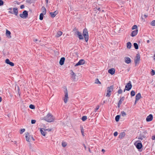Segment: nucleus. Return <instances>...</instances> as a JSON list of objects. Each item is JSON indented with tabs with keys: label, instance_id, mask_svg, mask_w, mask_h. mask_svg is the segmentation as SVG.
<instances>
[{
	"label": "nucleus",
	"instance_id": "obj_1",
	"mask_svg": "<svg viewBox=\"0 0 155 155\" xmlns=\"http://www.w3.org/2000/svg\"><path fill=\"white\" fill-rule=\"evenodd\" d=\"M44 119L47 122H51L54 121V118L52 114L49 113L44 117Z\"/></svg>",
	"mask_w": 155,
	"mask_h": 155
},
{
	"label": "nucleus",
	"instance_id": "obj_2",
	"mask_svg": "<svg viewBox=\"0 0 155 155\" xmlns=\"http://www.w3.org/2000/svg\"><path fill=\"white\" fill-rule=\"evenodd\" d=\"M83 35L86 41L87 42L88 40V34L87 30L86 28H85L84 29Z\"/></svg>",
	"mask_w": 155,
	"mask_h": 155
},
{
	"label": "nucleus",
	"instance_id": "obj_3",
	"mask_svg": "<svg viewBox=\"0 0 155 155\" xmlns=\"http://www.w3.org/2000/svg\"><path fill=\"white\" fill-rule=\"evenodd\" d=\"M64 97L63 98L64 102L65 103H66L68 99V91L67 88L64 91Z\"/></svg>",
	"mask_w": 155,
	"mask_h": 155
},
{
	"label": "nucleus",
	"instance_id": "obj_4",
	"mask_svg": "<svg viewBox=\"0 0 155 155\" xmlns=\"http://www.w3.org/2000/svg\"><path fill=\"white\" fill-rule=\"evenodd\" d=\"M113 86L111 85L107 88V93L106 95V96L109 97L111 95V93L113 90Z\"/></svg>",
	"mask_w": 155,
	"mask_h": 155
},
{
	"label": "nucleus",
	"instance_id": "obj_5",
	"mask_svg": "<svg viewBox=\"0 0 155 155\" xmlns=\"http://www.w3.org/2000/svg\"><path fill=\"white\" fill-rule=\"evenodd\" d=\"M20 16L23 18H26L28 16V12L27 11H24L22 14H20Z\"/></svg>",
	"mask_w": 155,
	"mask_h": 155
},
{
	"label": "nucleus",
	"instance_id": "obj_6",
	"mask_svg": "<svg viewBox=\"0 0 155 155\" xmlns=\"http://www.w3.org/2000/svg\"><path fill=\"white\" fill-rule=\"evenodd\" d=\"M140 60V57L139 54H137L136 57L134 59V63L135 64H138Z\"/></svg>",
	"mask_w": 155,
	"mask_h": 155
},
{
	"label": "nucleus",
	"instance_id": "obj_7",
	"mask_svg": "<svg viewBox=\"0 0 155 155\" xmlns=\"http://www.w3.org/2000/svg\"><path fill=\"white\" fill-rule=\"evenodd\" d=\"M72 79L74 81H76L78 80L77 77L76 76L75 74L72 71L71 74Z\"/></svg>",
	"mask_w": 155,
	"mask_h": 155
},
{
	"label": "nucleus",
	"instance_id": "obj_8",
	"mask_svg": "<svg viewBox=\"0 0 155 155\" xmlns=\"http://www.w3.org/2000/svg\"><path fill=\"white\" fill-rule=\"evenodd\" d=\"M132 85L130 81H129L127 83V85L125 86V88L127 91H129L132 88Z\"/></svg>",
	"mask_w": 155,
	"mask_h": 155
},
{
	"label": "nucleus",
	"instance_id": "obj_9",
	"mask_svg": "<svg viewBox=\"0 0 155 155\" xmlns=\"http://www.w3.org/2000/svg\"><path fill=\"white\" fill-rule=\"evenodd\" d=\"M85 63V61L84 60H80L75 65V66H77L83 64Z\"/></svg>",
	"mask_w": 155,
	"mask_h": 155
},
{
	"label": "nucleus",
	"instance_id": "obj_10",
	"mask_svg": "<svg viewBox=\"0 0 155 155\" xmlns=\"http://www.w3.org/2000/svg\"><path fill=\"white\" fill-rule=\"evenodd\" d=\"M124 61L127 64H130L131 62L130 58L128 57H125L124 58Z\"/></svg>",
	"mask_w": 155,
	"mask_h": 155
},
{
	"label": "nucleus",
	"instance_id": "obj_11",
	"mask_svg": "<svg viewBox=\"0 0 155 155\" xmlns=\"http://www.w3.org/2000/svg\"><path fill=\"white\" fill-rule=\"evenodd\" d=\"M153 116L152 114H150L146 118V121L147 122H149L152 120Z\"/></svg>",
	"mask_w": 155,
	"mask_h": 155
},
{
	"label": "nucleus",
	"instance_id": "obj_12",
	"mask_svg": "<svg viewBox=\"0 0 155 155\" xmlns=\"http://www.w3.org/2000/svg\"><path fill=\"white\" fill-rule=\"evenodd\" d=\"M5 62L7 64H9L11 66H13L14 65V64L12 62L10 61L8 59H7L5 61Z\"/></svg>",
	"mask_w": 155,
	"mask_h": 155
},
{
	"label": "nucleus",
	"instance_id": "obj_13",
	"mask_svg": "<svg viewBox=\"0 0 155 155\" xmlns=\"http://www.w3.org/2000/svg\"><path fill=\"white\" fill-rule=\"evenodd\" d=\"M26 139L27 141L30 142V138L31 136L29 135V134L28 132H26L25 133Z\"/></svg>",
	"mask_w": 155,
	"mask_h": 155
},
{
	"label": "nucleus",
	"instance_id": "obj_14",
	"mask_svg": "<svg viewBox=\"0 0 155 155\" xmlns=\"http://www.w3.org/2000/svg\"><path fill=\"white\" fill-rule=\"evenodd\" d=\"M76 34L78 36V37L80 39H84L81 33L79 31Z\"/></svg>",
	"mask_w": 155,
	"mask_h": 155
},
{
	"label": "nucleus",
	"instance_id": "obj_15",
	"mask_svg": "<svg viewBox=\"0 0 155 155\" xmlns=\"http://www.w3.org/2000/svg\"><path fill=\"white\" fill-rule=\"evenodd\" d=\"M108 72L111 75H113L115 73V70L113 68H111L108 70Z\"/></svg>",
	"mask_w": 155,
	"mask_h": 155
},
{
	"label": "nucleus",
	"instance_id": "obj_16",
	"mask_svg": "<svg viewBox=\"0 0 155 155\" xmlns=\"http://www.w3.org/2000/svg\"><path fill=\"white\" fill-rule=\"evenodd\" d=\"M138 31L137 29L133 31L131 34V36L133 37L136 36L138 33Z\"/></svg>",
	"mask_w": 155,
	"mask_h": 155
},
{
	"label": "nucleus",
	"instance_id": "obj_17",
	"mask_svg": "<svg viewBox=\"0 0 155 155\" xmlns=\"http://www.w3.org/2000/svg\"><path fill=\"white\" fill-rule=\"evenodd\" d=\"M58 12L57 11H56L54 12H50V14L51 16V17L52 18H54L58 14Z\"/></svg>",
	"mask_w": 155,
	"mask_h": 155
},
{
	"label": "nucleus",
	"instance_id": "obj_18",
	"mask_svg": "<svg viewBox=\"0 0 155 155\" xmlns=\"http://www.w3.org/2000/svg\"><path fill=\"white\" fill-rule=\"evenodd\" d=\"M10 35H11V32H10V31H9L7 29H6V35L8 38H11V36Z\"/></svg>",
	"mask_w": 155,
	"mask_h": 155
},
{
	"label": "nucleus",
	"instance_id": "obj_19",
	"mask_svg": "<svg viewBox=\"0 0 155 155\" xmlns=\"http://www.w3.org/2000/svg\"><path fill=\"white\" fill-rule=\"evenodd\" d=\"M141 94L140 93H138L136 96L135 99H136V101H137L139 100L141 98Z\"/></svg>",
	"mask_w": 155,
	"mask_h": 155
},
{
	"label": "nucleus",
	"instance_id": "obj_20",
	"mask_svg": "<svg viewBox=\"0 0 155 155\" xmlns=\"http://www.w3.org/2000/svg\"><path fill=\"white\" fill-rule=\"evenodd\" d=\"M65 60V58L64 57H63L61 58L59 61L60 64L61 65H62L64 64Z\"/></svg>",
	"mask_w": 155,
	"mask_h": 155
},
{
	"label": "nucleus",
	"instance_id": "obj_21",
	"mask_svg": "<svg viewBox=\"0 0 155 155\" xmlns=\"http://www.w3.org/2000/svg\"><path fill=\"white\" fill-rule=\"evenodd\" d=\"M13 12L14 14L16 16H17L18 15V9L16 8H13Z\"/></svg>",
	"mask_w": 155,
	"mask_h": 155
},
{
	"label": "nucleus",
	"instance_id": "obj_22",
	"mask_svg": "<svg viewBox=\"0 0 155 155\" xmlns=\"http://www.w3.org/2000/svg\"><path fill=\"white\" fill-rule=\"evenodd\" d=\"M142 147V144L141 143H138L136 145V147L138 149H140Z\"/></svg>",
	"mask_w": 155,
	"mask_h": 155
},
{
	"label": "nucleus",
	"instance_id": "obj_23",
	"mask_svg": "<svg viewBox=\"0 0 155 155\" xmlns=\"http://www.w3.org/2000/svg\"><path fill=\"white\" fill-rule=\"evenodd\" d=\"M62 34V32L60 31H58L57 34L56 35V37H58L60 36Z\"/></svg>",
	"mask_w": 155,
	"mask_h": 155
},
{
	"label": "nucleus",
	"instance_id": "obj_24",
	"mask_svg": "<svg viewBox=\"0 0 155 155\" xmlns=\"http://www.w3.org/2000/svg\"><path fill=\"white\" fill-rule=\"evenodd\" d=\"M41 10L42 12V13L44 14V15H45L46 12V10L45 8L44 7H42L41 8Z\"/></svg>",
	"mask_w": 155,
	"mask_h": 155
},
{
	"label": "nucleus",
	"instance_id": "obj_25",
	"mask_svg": "<svg viewBox=\"0 0 155 155\" xmlns=\"http://www.w3.org/2000/svg\"><path fill=\"white\" fill-rule=\"evenodd\" d=\"M131 46H132L130 42H128L127 43V47L128 48V49L130 48L131 47Z\"/></svg>",
	"mask_w": 155,
	"mask_h": 155
},
{
	"label": "nucleus",
	"instance_id": "obj_26",
	"mask_svg": "<svg viewBox=\"0 0 155 155\" xmlns=\"http://www.w3.org/2000/svg\"><path fill=\"white\" fill-rule=\"evenodd\" d=\"M125 135V133L124 132L121 133L119 135V137L120 138H122Z\"/></svg>",
	"mask_w": 155,
	"mask_h": 155
},
{
	"label": "nucleus",
	"instance_id": "obj_27",
	"mask_svg": "<svg viewBox=\"0 0 155 155\" xmlns=\"http://www.w3.org/2000/svg\"><path fill=\"white\" fill-rule=\"evenodd\" d=\"M124 97H120V100L118 102L119 104H122V101H123L124 100Z\"/></svg>",
	"mask_w": 155,
	"mask_h": 155
},
{
	"label": "nucleus",
	"instance_id": "obj_28",
	"mask_svg": "<svg viewBox=\"0 0 155 155\" xmlns=\"http://www.w3.org/2000/svg\"><path fill=\"white\" fill-rule=\"evenodd\" d=\"M134 47L136 49H138V45L137 43H134Z\"/></svg>",
	"mask_w": 155,
	"mask_h": 155
},
{
	"label": "nucleus",
	"instance_id": "obj_29",
	"mask_svg": "<svg viewBox=\"0 0 155 155\" xmlns=\"http://www.w3.org/2000/svg\"><path fill=\"white\" fill-rule=\"evenodd\" d=\"M40 131L42 135H43L44 136H45V132L42 130V128H40Z\"/></svg>",
	"mask_w": 155,
	"mask_h": 155
},
{
	"label": "nucleus",
	"instance_id": "obj_30",
	"mask_svg": "<svg viewBox=\"0 0 155 155\" xmlns=\"http://www.w3.org/2000/svg\"><path fill=\"white\" fill-rule=\"evenodd\" d=\"M44 14L43 13H41L39 16V19L41 20H43V15Z\"/></svg>",
	"mask_w": 155,
	"mask_h": 155
},
{
	"label": "nucleus",
	"instance_id": "obj_31",
	"mask_svg": "<svg viewBox=\"0 0 155 155\" xmlns=\"http://www.w3.org/2000/svg\"><path fill=\"white\" fill-rule=\"evenodd\" d=\"M120 118V115H117L115 117V120L117 122L119 120Z\"/></svg>",
	"mask_w": 155,
	"mask_h": 155
},
{
	"label": "nucleus",
	"instance_id": "obj_32",
	"mask_svg": "<svg viewBox=\"0 0 155 155\" xmlns=\"http://www.w3.org/2000/svg\"><path fill=\"white\" fill-rule=\"evenodd\" d=\"M121 115L122 117H124L126 116V114L124 111H122L121 112Z\"/></svg>",
	"mask_w": 155,
	"mask_h": 155
},
{
	"label": "nucleus",
	"instance_id": "obj_33",
	"mask_svg": "<svg viewBox=\"0 0 155 155\" xmlns=\"http://www.w3.org/2000/svg\"><path fill=\"white\" fill-rule=\"evenodd\" d=\"M67 143L65 142H62V145L63 147H65L67 146Z\"/></svg>",
	"mask_w": 155,
	"mask_h": 155
},
{
	"label": "nucleus",
	"instance_id": "obj_34",
	"mask_svg": "<svg viewBox=\"0 0 155 155\" xmlns=\"http://www.w3.org/2000/svg\"><path fill=\"white\" fill-rule=\"evenodd\" d=\"M135 92L134 91H132L130 93V95L132 96H134L135 95Z\"/></svg>",
	"mask_w": 155,
	"mask_h": 155
},
{
	"label": "nucleus",
	"instance_id": "obj_35",
	"mask_svg": "<svg viewBox=\"0 0 155 155\" xmlns=\"http://www.w3.org/2000/svg\"><path fill=\"white\" fill-rule=\"evenodd\" d=\"M95 83L97 84H101V82L99 81L98 79H97V78L95 80Z\"/></svg>",
	"mask_w": 155,
	"mask_h": 155
},
{
	"label": "nucleus",
	"instance_id": "obj_36",
	"mask_svg": "<svg viewBox=\"0 0 155 155\" xmlns=\"http://www.w3.org/2000/svg\"><path fill=\"white\" fill-rule=\"evenodd\" d=\"M87 119V117L86 116H84L82 117V120L83 121H85Z\"/></svg>",
	"mask_w": 155,
	"mask_h": 155
},
{
	"label": "nucleus",
	"instance_id": "obj_37",
	"mask_svg": "<svg viewBox=\"0 0 155 155\" xmlns=\"http://www.w3.org/2000/svg\"><path fill=\"white\" fill-rule=\"evenodd\" d=\"M151 25L152 26H155V20H153L150 23Z\"/></svg>",
	"mask_w": 155,
	"mask_h": 155
},
{
	"label": "nucleus",
	"instance_id": "obj_38",
	"mask_svg": "<svg viewBox=\"0 0 155 155\" xmlns=\"http://www.w3.org/2000/svg\"><path fill=\"white\" fill-rule=\"evenodd\" d=\"M29 107L31 109H34L35 108V107L34 105L31 104L29 106Z\"/></svg>",
	"mask_w": 155,
	"mask_h": 155
},
{
	"label": "nucleus",
	"instance_id": "obj_39",
	"mask_svg": "<svg viewBox=\"0 0 155 155\" xmlns=\"http://www.w3.org/2000/svg\"><path fill=\"white\" fill-rule=\"evenodd\" d=\"M73 30L74 31V32H75V34L76 33H77L79 31H78V29L77 28H74V29Z\"/></svg>",
	"mask_w": 155,
	"mask_h": 155
},
{
	"label": "nucleus",
	"instance_id": "obj_40",
	"mask_svg": "<svg viewBox=\"0 0 155 155\" xmlns=\"http://www.w3.org/2000/svg\"><path fill=\"white\" fill-rule=\"evenodd\" d=\"M25 130V129H21L20 131V134H22L23 133V132H24Z\"/></svg>",
	"mask_w": 155,
	"mask_h": 155
},
{
	"label": "nucleus",
	"instance_id": "obj_41",
	"mask_svg": "<svg viewBox=\"0 0 155 155\" xmlns=\"http://www.w3.org/2000/svg\"><path fill=\"white\" fill-rule=\"evenodd\" d=\"M137 28V26L136 25H134L132 27V30H134L136 29Z\"/></svg>",
	"mask_w": 155,
	"mask_h": 155
},
{
	"label": "nucleus",
	"instance_id": "obj_42",
	"mask_svg": "<svg viewBox=\"0 0 155 155\" xmlns=\"http://www.w3.org/2000/svg\"><path fill=\"white\" fill-rule=\"evenodd\" d=\"M155 74V71L153 70H152L151 72V74L152 76Z\"/></svg>",
	"mask_w": 155,
	"mask_h": 155
},
{
	"label": "nucleus",
	"instance_id": "obj_43",
	"mask_svg": "<svg viewBox=\"0 0 155 155\" xmlns=\"http://www.w3.org/2000/svg\"><path fill=\"white\" fill-rule=\"evenodd\" d=\"M36 120H31V123L32 124H34L36 122Z\"/></svg>",
	"mask_w": 155,
	"mask_h": 155
},
{
	"label": "nucleus",
	"instance_id": "obj_44",
	"mask_svg": "<svg viewBox=\"0 0 155 155\" xmlns=\"http://www.w3.org/2000/svg\"><path fill=\"white\" fill-rule=\"evenodd\" d=\"M3 2L2 0H0V6L3 5Z\"/></svg>",
	"mask_w": 155,
	"mask_h": 155
},
{
	"label": "nucleus",
	"instance_id": "obj_45",
	"mask_svg": "<svg viewBox=\"0 0 155 155\" xmlns=\"http://www.w3.org/2000/svg\"><path fill=\"white\" fill-rule=\"evenodd\" d=\"M122 92V91L121 89H120L118 91V93L119 94H121Z\"/></svg>",
	"mask_w": 155,
	"mask_h": 155
},
{
	"label": "nucleus",
	"instance_id": "obj_46",
	"mask_svg": "<svg viewBox=\"0 0 155 155\" xmlns=\"http://www.w3.org/2000/svg\"><path fill=\"white\" fill-rule=\"evenodd\" d=\"M99 105H97V106L96 108L95 109V112H96V111L99 109Z\"/></svg>",
	"mask_w": 155,
	"mask_h": 155
},
{
	"label": "nucleus",
	"instance_id": "obj_47",
	"mask_svg": "<svg viewBox=\"0 0 155 155\" xmlns=\"http://www.w3.org/2000/svg\"><path fill=\"white\" fill-rule=\"evenodd\" d=\"M118 133L117 132H115L114 133V136L115 137L117 136V135Z\"/></svg>",
	"mask_w": 155,
	"mask_h": 155
},
{
	"label": "nucleus",
	"instance_id": "obj_48",
	"mask_svg": "<svg viewBox=\"0 0 155 155\" xmlns=\"http://www.w3.org/2000/svg\"><path fill=\"white\" fill-rule=\"evenodd\" d=\"M25 8V6L24 5H22L20 6V8L21 9H23Z\"/></svg>",
	"mask_w": 155,
	"mask_h": 155
},
{
	"label": "nucleus",
	"instance_id": "obj_49",
	"mask_svg": "<svg viewBox=\"0 0 155 155\" xmlns=\"http://www.w3.org/2000/svg\"><path fill=\"white\" fill-rule=\"evenodd\" d=\"M14 3L15 4H17L18 5H19V2H18L17 1H15Z\"/></svg>",
	"mask_w": 155,
	"mask_h": 155
},
{
	"label": "nucleus",
	"instance_id": "obj_50",
	"mask_svg": "<svg viewBox=\"0 0 155 155\" xmlns=\"http://www.w3.org/2000/svg\"><path fill=\"white\" fill-rule=\"evenodd\" d=\"M152 139L153 140H155V135L152 136Z\"/></svg>",
	"mask_w": 155,
	"mask_h": 155
},
{
	"label": "nucleus",
	"instance_id": "obj_51",
	"mask_svg": "<svg viewBox=\"0 0 155 155\" xmlns=\"http://www.w3.org/2000/svg\"><path fill=\"white\" fill-rule=\"evenodd\" d=\"M138 139L142 140L143 138H142V137H138Z\"/></svg>",
	"mask_w": 155,
	"mask_h": 155
},
{
	"label": "nucleus",
	"instance_id": "obj_52",
	"mask_svg": "<svg viewBox=\"0 0 155 155\" xmlns=\"http://www.w3.org/2000/svg\"><path fill=\"white\" fill-rule=\"evenodd\" d=\"M33 41H34L35 42H36V41H38V40L37 39H34Z\"/></svg>",
	"mask_w": 155,
	"mask_h": 155
},
{
	"label": "nucleus",
	"instance_id": "obj_53",
	"mask_svg": "<svg viewBox=\"0 0 155 155\" xmlns=\"http://www.w3.org/2000/svg\"><path fill=\"white\" fill-rule=\"evenodd\" d=\"M83 146H84L85 150H86V147L85 146V145L84 144H83Z\"/></svg>",
	"mask_w": 155,
	"mask_h": 155
},
{
	"label": "nucleus",
	"instance_id": "obj_54",
	"mask_svg": "<svg viewBox=\"0 0 155 155\" xmlns=\"http://www.w3.org/2000/svg\"><path fill=\"white\" fill-rule=\"evenodd\" d=\"M8 12L10 13H11V14H13V12H12L11 11H9Z\"/></svg>",
	"mask_w": 155,
	"mask_h": 155
},
{
	"label": "nucleus",
	"instance_id": "obj_55",
	"mask_svg": "<svg viewBox=\"0 0 155 155\" xmlns=\"http://www.w3.org/2000/svg\"><path fill=\"white\" fill-rule=\"evenodd\" d=\"M31 138L33 140H35V139L32 136H31Z\"/></svg>",
	"mask_w": 155,
	"mask_h": 155
},
{
	"label": "nucleus",
	"instance_id": "obj_56",
	"mask_svg": "<svg viewBox=\"0 0 155 155\" xmlns=\"http://www.w3.org/2000/svg\"><path fill=\"white\" fill-rule=\"evenodd\" d=\"M102 152H104L105 151V150L104 149H102L101 150Z\"/></svg>",
	"mask_w": 155,
	"mask_h": 155
},
{
	"label": "nucleus",
	"instance_id": "obj_57",
	"mask_svg": "<svg viewBox=\"0 0 155 155\" xmlns=\"http://www.w3.org/2000/svg\"><path fill=\"white\" fill-rule=\"evenodd\" d=\"M26 2H27L30 3L31 2V1L27 0Z\"/></svg>",
	"mask_w": 155,
	"mask_h": 155
},
{
	"label": "nucleus",
	"instance_id": "obj_58",
	"mask_svg": "<svg viewBox=\"0 0 155 155\" xmlns=\"http://www.w3.org/2000/svg\"><path fill=\"white\" fill-rule=\"evenodd\" d=\"M49 130V131H51V129H50L49 130H47V129H46V130Z\"/></svg>",
	"mask_w": 155,
	"mask_h": 155
},
{
	"label": "nucleus",
	"instance_id": "obj_59",
	"mask_svg": "<svg viewBox=\"0 0 155 155\" xmlns=\"http://www.w3.org/2000/svg\"><path fill=\"white\" fill-rule=\"evenodd\" d=\"M88 149H89V152L90 153H91V150L90 149V148H89Z\"/></svg>",
	"mask_w": 155,
	"mask_h": 155
},
{
	"label": "nucleus",
	"instance_id": "obj_60",
	"mask_svg": "<svg viewBox=\"0 0 155 155\" xmlns=\"http://www.w3.org/2000/svg\"><path fill=\"white\" fill-rule=\"evenodd\" d=\"M144 16L145 17V18H147V15H144Z\"/></svg>",
	"mask_w": 155,
	"mask_h": 155
},
{
	"label": "nucleus",
	"instance_id": "obj_61",
	"mask_svg": "<svg viewBox=\"0 0 155 155\" xmlns=\"http://www.w3.org/2000/svg\"><path fill=\"white\" fill-rule=\"evenodd\" d=\"M2 97H0V102L2 101Z\"/></svg>",
	"mask_w": 155,
	"mask_h": 155
},
{
	"label": "nucleus",
	"instance_id": "obj_62",
	"mask_svg": "<svg viewBox=\"0 0 155 155\" xmlns=\"http://www.w3.org/2000/svg\"><path fill=\"white\" fill-rule=\"evenodd\" d=\"M147 42L148 43L150 42V41L149 40H147Z\"/></svg>",
	"mask_w": 155,
	"mask_h": 155
},
{
	"label": "nucleus",
	"instance_id": "obj_63",
	"mask_svg": "<svg viewBox=\"0 0 155 155\" xmlns=\"http://www.w3.org/2000/svg\"><path fill=\"white\" fill-rule=\"evenodd\" d=\"M120 104H119V103H118V107H120Z\"/></svg>",
	"mask_w": 155,
	"mask_h": 155
},
{
	"label": "nucleus",
	"instance_id": "obj_64",
	"mask_svg": "<svg viewBox=\"0 0 155 155\" xmlns=\"http://www.w3.org/2000/svg\"><path fill=\"white\" fill-rule=\"evenodd\" d=\"M81 133H82V134H83V133H84V131H83L82 130H81Z\"/></svg>",
	"mask_w": 155,
	"mask_h": 155
}]
</instances>
